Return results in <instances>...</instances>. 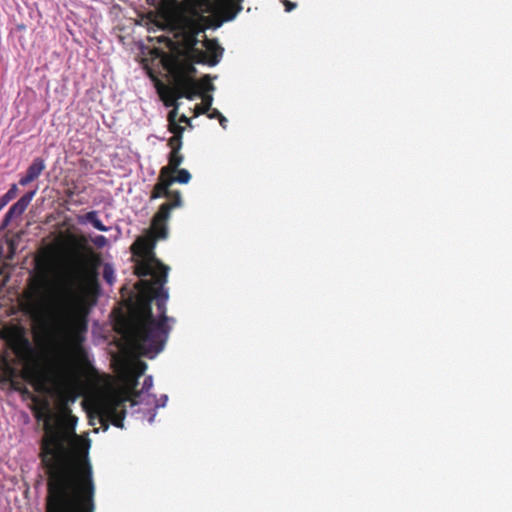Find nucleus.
I'll return each instance as SVG.
<instances>
[{"label": "nucleus", "mask_w": 512, "mask_h": 512, "mask_svg": "<svg viewBox=\"0 0 512 512\" xmlns=\"http://www.w3.org/2000/svg\"><path fill=\"white\" fill-rule=\"evenodd\" d=\"M148 3L153 4L156 0H146Z\"/></svg>", "instance_id": "nucleus-28"}, {"label": "nucleus", "mask_w": 512, "mask_h": 512, "mask_svg": "<svg viewBox=\"0 0 512 512\" xmlns=\"http://www.w3.org/2000/svg\"><path fill=\"white\" fill-rule=\"evenodd\" d=\"M8 204V202L4 200H0V211Z\"/></svg>", "instance_id": "nucleus-26"}, {"label": "nucleus", "mask_w": 512, "mask_h": 512, "mask_svg": "<svg viewBox=\"0 0 512 512\" xmlns=\"http://www.w3.org/2000/svg\"><path fill=\"white\" fill-rule=\"evenodd\" d=\"M181 162H168L158 174V178L169 184H186L190 180V174L187 169L179 168Z\"/></svg>", "instance_id": "nucleus-7"}, {"label": "nucleus", "mask_w": 512, "mask_h": 512, "mask_svg": "<svg viewBox=\"0 0 512 512\" xmlns=\"http://www.w3.org/2000/svg\"><path fill=\"white\" fill-rule=\"evenodd\" d=\"M153 386V378L151 376H146L144 379V383H142V389L141 392H133L132 398H130V402H132V405L138 404V397L141 393H147L150 388Z\"/></svg>", "instance_id": "nucleus-14"}, {"label": "nucleus", "mask_w": 512, "mask_h": 512, "mask_svg": "<svg viewBox=\"0 0 512 512\" xmlns=\"http://www.w3.org/2000/svg\"><path fill=\"white\" fill-rule=\"evenodd\" d=\"M211 112L208 114V117L213 118H219L222 114L217 109H209Z\"/></svg>", "instance_id": "nucleus-21"}, {"label": "nucleus", "mask_w": 512, "mask_h": 512, "mask_svg": "<svg viewBox=\"0 0 512 512\" xmlns=\"http://www.w3.org/2000/svg\"><path fill=\"white\" fill-rule=\"evenodd\" d=\"M283 4L285 5V11L290 12L296 7V3H293L289 0H282Z\"/></svg>", "instance_id": "nucleus-20"}, {"label": "nucleus", "mask_w": 512, "mask_h": 512, "mask_svg": "<svg viewBox=\"0 0 512 512\" xmlns=\"http://www.w3.org/2000/svg\"><path fill=\"white\" fill-rule=\"evenodd\" d=\"M102 276H104V280L106 281V283L113 285V282L115 280L113 266L106 263L104 266V272H102Z\"/></svg>", "instance_id": "nucleus-15"}, {"label": "nucleus", "mask_w": 512, "mask_h": 512, "mask_svg": "<svg viewBox=\"0 0 512 512\" xmlns=\"http://www.w3.org/2000/svg\"><path fill=\"white\" fill-rule=\"evenodd\" d=\"M85 219L86 221H88V223L93 225L94 229L99 231H107L106 226L103 225L101 219L98 218V214L96 211H90L86 213Z\"/></svg>", "instance_id": "nucleus-13"}, {"label": "nucleus", "mask_w": 512, "mask_h": 512, "mask_svg": "<svg viewBox=\"0 0 512 512\" xmlns=\"http://www.w3.org/2000/svg\"><path fill=\"white\" fill-rule=\"evenodd\" d=\"M34 196L35 190L30 191L21 196L18 202L11 205L10 209H8V211L6 212V215H4L3 217L2 228L6 227L11 222L12 218L22 215L26 211L28 205H30V202L34 198Z\"/></svg>", "instance_id": "nucleus-8"}, {"label": "nucleus", "mask_w": 512, "mask_h": 512, "mask_svg": "<svg viewBox=\"0 0 512 512\" xmlns=\"http://www.w3.org/2000/svg\"><path fill=\"white\" fill-rule=\"evenodd\" d=\"M199 40L196 35H193L188 40V45L191 54V60L194 63H207L209 66L217 65L222 59L224 49L215 41L206 39L204 42V47L207 50V54L209 55V60H207V55L202 50L197 48V44Z\"/></svg>", "instance_id": "nucleus-5"}, {"label": "nucleus", "mask_w": 512, "mask_h": 512, "mask_svg": "<svg viewBox=\"0 0 512 512\" xmlns=\"http://www.w3.org/2000/svg\"><path fill=\"white\" fill-rule=\"evenodd\" d=\"M98 415L104 430L109 428V423L122 429L126 416L125 404L120 399L109 400L98 407Z\"/></svg>", "instance_id": "nucleus-6"}, {"label": "nucleus", "mask_w": 512, "mask_h": 512, "mask_svg": "<svg viewBox=\"0 0 512 512\" xmlns=\"http://www.w3.org/2000/svg\"><path fill=\"white\" fill-rule=\"evenodd\" d=\"M105 240H106L105 236H98L96 243L97 244H103V243H105Z\"/></svg>", "instance_id": "nucleus-23"}, {"label": "nucleus", "mask_w": 512, "mask_h": 512, "mask_svg": "<svg viewBox=\"0 0 512 512\" xmlns=\"http://www.w3.org/2000/svg\"><path fill=\"white\" fill-rule=\"evenodd\" d=\"M167 237V223L165 234L160 236L150 221V234L138 237L132 245L133 255L140 257L134 268L138 280L136 288L140 293L138 298V317L136 322L128 326L130 340L140 355L152 358L162 351L169 335L170 327L167 324L173 321L166 315V302L169 298L165 284L169 267L154 256L155 243ZM146 276L151 279H142Z\"/></svg>", "instance_id": "nucleus-2"}, {"label": "nucleus", "mask_w": 512, "mask_h": 512, "mask_svg": "<svg viewBox=\"0 0 512 512\" xmlns=\"http://www.w3.org/2000/svg\"><path fill=\"white\" fill-rule=\"evenodd\" d=\"M147 366L142 360H136L129 366V381L133 387L137 385V380L145 373Z\"/></svg>", "instance_id": "nucleus-12"}, {"label": "nucleus", "mask_w": 512, "mask_h": 512, "mask_svg": "<svg viewBox=\"0 0 512 512\" xmlns=\"http://www.w3.org/2000/svg\"><path fill=\"white\" fill-rule=\"evenodd\" d=\"M168 160H170V161H173V160H181V158L176 157L175 155H173L172 153H170Z\"/></svg>", "instance_id": "nucleus-25"}, {"label": "nucleus", "mask_w": 512, "mask_h": 512, "mask_svg": "<svg viewBox=\"0 0 512 512\" xmlns=\"http://www.w3.org/2000/svg\"><path fill=\"white\" fill-rule=\"evenodd\" d=\"M202 98L205 105V109H211L213 97L211 95H203Z\"/></svg>", "instance_id": "nucleus-18"}, {"label": "nucleus", "mask_w": 512, "mask_h": 512, "mask_svg": "<svg viewBox=\"0 0 512 512\" xmlns=\"http://www.w3.org/2000/svg\"><path fill=\"white\" fill-rule=\"evenodd\" d=\"M18 376L20 379L34 385L37 390H39V388L44 384L43 372L36 364H27L23 367L22 372H20V375Z\"/></svg>", "instance_id": "nucleus-10"}, {"label": "nucleus", "mask_w": 512, "mask_h": 512, "mask_svg": "<svg viewBox=\"0 0 512 512\" xmlns=\"http://www.w3.org/2000/svg\"><path fill=\"white\" fill-rule=\"evenodd\" d=\"M171 183L157 177V182L154 184L152 191H150L149 200L166 198V202L162 203L156 213H154L153 228L160 233L163 237L165 234V223L170 219V212L176 208H181L184 202L182 201L181 192L178 190L170 189Z\"/></svg>", "instance_id": "nucleus-3"}, {"label": "nucleus", "mask_w": 512, "mask_h": 512, "mask_svg": "<svg viewBox=\"0 0 512 512\" xmlns=\"http://www.w3.org/2000/svg\"><path fill=\"white\" fill-rule=\"evenodd\" d=\"M16 193H17V187L15 184H12V186L10 187V189H8L6 194H4L3 196L0 197V200L10 202L15 199Z\"/></svg>", "instance_id": "nucleus-16"}, {"label": "nucleus", "mask_w": 512, "mask_h": 512, "mask_svg": "<svg viewBox=\"0 0 512 512\" xmlns=\"http://www.w3.org/2000/svg\"><path fill=\"white\" fill-rule=\"evenodd\" d=\"M204 80H206V81H207V83L205 84V90H206V91H208V92H213V91H215V89H216V88H215L214 84H212V83L210 82V76H209V75H206V76L204 77Z\"/></svg>", "instance_id": "nucleus-19"}, {"label": "nucleus", "mask_w": 512, "mask_h": 512, "mask_svg": "<svg viewBox=\"0 0 512 512\" xmlns=\"http://www.w3.org/2000/svg\"><path fill=\"white\" fill-rule=\"evenodd\" d=\"M2 361V370L4 374H6L7 381L10 382L11 389L19 392L23 396H31L30 390L27 389V386L23 384V379L19 378L15 369L11 367L5 357L0 358Z\"/></svg>", "instance_id": "nucleus-9"}, {"label": "nucleus", "mask_w": 512, "mask_h": 512, "mask_svg": "<svg viewBox=\"0 0 512 512\" xmlns=\"http://www.w3.org/2000/svg\"><path fill=\"white\" fill-rule=\"evenodd\" d=\"M236 16V13L232 14L231 16L227 17L226 20L227 21H230V20H233Z\"/></svg>", "instance_id": "nucleus-27"}, {"label": "nucleus", "mask_w": 512, "mask_h": 512, "mask_svg": "<svg viewBox=\"0 0 512 512\" xmlns=\"http://www.w3.org/2000/svg\"><path fill=\"white\" fill-rule=\"evenodd\" d=\"M218 119H219V123H220V125H221L224 129H226V127H227V123H228V120H227L223 115H221Z\"/></svg>", "instance_id": "nucleus-22"}, {"label": "nucleus", "mask_w": 512, "mask_h": 512, "mask_svg": "<svg viewBox=\"0 0 512 512\" xmlns=\"http://www.w3.org/2000/svg\"><path fill=\"white\" fill-rule=\"evenodd\" d=\"M195 97H197L195 82L190 78L182 77L179 79L178 83H176V87L171 91L170 96L164 99L165 106L172 107V110L168 113V122L173 132H176V130H182L176 122L179 108L177 100L180 98L193 100Z\"/></svg>", "instance_id": "nucleus-4"}, {"label": "nucleus", "mask_w": 512, "mask_h": 512, "mask_svg": "<svg viewBox=\"0 0 512 512\" xmlns=\"http://www.w3.org/2000/svg\"><path fill=\"white\" fill-rule=\"evenodd\" d=\"M186 72H187V74H189V75H181V76L177 79V82H178V81H179V79H181L182 77H187V78L192 79V80L195 82V84H196V88L198 89V84H197V82H196L192 77H190V75H194V74L196 73V68H195L192 64H189V65L187 66ZM198 95H199V91L197 90V96H198Z\"/></svg>", "instance_id": "nucleus-17"}, {"label": "nucleus", "mask_w": 512, "mask_h": 512, "mask_svg": "<svg viewBox=\"0 0 512 512\" xmlns=\"http://www.w3.org/2000/svg\"><path fill=\"white\" fill-rule=\"evenodd\" d=\"M70 251L63 264V278L67 285L66 294L51 302L44 291V282L37 289L33 303L34 310L50 325L54 337V368L58 376L68 378L74 370V356L84 354L81 343L86 331L85 319L75 316L72 303L76 292L84 291L87 285L97 280V272L87 266V260L81 251L86 249L84 236L67 238Z\"/></svg>", "instance_id": "nucleus-1"}, {"label": "nucleus", "mask_w": 512, "mask_h": 512, "mask_svg": "<svg viewBox=\"0 0 512 512\" xmlns=\"http://www.w3.org/2000/svg\"><path fill=\"white\" fill-rule=\"evenodd\" d=\"M43 169L44 166L42 162H33V164H31L29 168H27L26 174L20 177V186H26L34 182L35 179H37L39 175L42 173Z\"/></svg>", "instance_id": "nucleus-11"}, {"label": "nucleus", "mask_w": 512, "mask_h": 512, "mask_svg": "<svg viewBox=\"0 0 512 512\" xmlns=\"http://www.w3.org/2000/svg\"><path fill=\"white\" fill-rule=\"evenodd\" d=\"M180 122L189 124L190 121H189V119L185 115H182L180 117Z\"/></svg>", "instance_id": "nucleus-24"}]
</instances>
